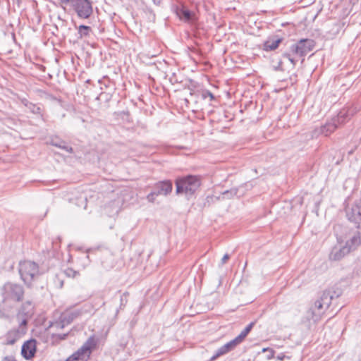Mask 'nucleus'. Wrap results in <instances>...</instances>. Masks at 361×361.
I'll use <instances>...</instances> for the list:
<instances>
[{
    "mask_svg": "<svg viewBox=\"0 0 361 361\" xmlns=\"http://www.w3.org/2000/svg\"><path fill=\"white\" fill-rule=\"evenodd\" d=\"M315 46V42L311 39H301L296 43L292 44L289 50L282 54L293 66L296 65L298 59H301V63L305 61V56L311 51Z\"/></svg>",
    "mask_w": 361,
    "mask_h": 361,
    "instance_id": "obj_1",
    "label": "nucleus"
},
{
    "mask_svg": "<svg viewBox=\"0 0 361 361\" xmlns=\"http://www.w3.org/2000/svg\"><path fill=\"white\" fill-rule=\"evenodd\" d=\"M0 295L5 305H16L23 301L25 288L20 283L7 281L0 288Z\"/></svg>",
    "mask_w": 361,
    "mask_h": 361,
    "instance_id": "obj_2",
    "label": "nucleus"
},
{
    "mask_svg": "<svg viewBox=\"0 0 361 361\" xmlns=\"http://www.w3.org/2000/svg\"><path fill=\"white\" fill-rule=\"evenodd\" d=\"M20 278L27 288L42 274L38 264L30 260L20 261L18 264Z\"/></svg>",
    "mask_w": 361,
    "mask_h": 361,
    "instance_id": "obj_3",
    "label": "nucleus"
},
{
    "mask_svg": "<svg viewBox=\"0 0 361 361\" xmlns=\"http://www.w3.org/2000/svg\"><path fill=\"white\" fill-rule=\"evenodd\" d=\"M175 183L176 194H184L188 198L193 195L201 185L199 177L192 175L178 178Z\"/></svg>",
    "mask_w": 361,
    "mask_h": 361,
    "instance_id": "obj_4",
    "label": "nucleus"
},
{
    "mask_svg": "<svg viewBox=\"0 0 361 361\" xmlns=\"http://www.w3.org/2000/svg\"><path fill=\"white\" fill-rule=\"evenodd\" d=\"M173 190V183L170 180L159 181L154 184L153 190L147 195V200L154 202L159 195L167 196Z\"/></svg>",
    "mask_w": 361,
    "mask_h": 361,
    "instance_id": "obj_5",
    "label": "nucleus"
},
{
    "mask_svg": "<svg viewBox=\"0 0 361 361\" xmlns=\"http://www.w3.org/2000/svg\"><path fill=\"white\" fill-rule=\"evenodd\" d=\"M70 7L80 19H88L93 13L92 2L90 0H73Z\"/></svg>",
    "mask_w": 361,
    "mask_h": 361,
    "instance_id": "obj_6",
    "label": "nucleus"
},
{
    "mask_svg": "<svg viewBox=\"0 0 361 361\" xmlns=\"http://www.w3.org/2000/svg\"><path fill=\"white\" fill-rule=\"evenodd\" d=\"M98 340L94 336H91L83 343V345L72 355V358L74 360H83L86 357H89L97 345Z\"/></svg>",
    "mask_w": 361,
    "mask_h": 361,
    "instance_id": "obj_7",
    "label": "nucleus"
},
{
    "mask_svg": "<svg viewBox=\"0 0 361 361\" xmlns=\"http://www.w3.org/2000/svg\"><path fill=\"white\" fill-rule=\"evenodd\" d=\"M27 332V319H22L17 329L9 331L7 334V342L13 344Z\"/></svg>",
    "mask_w": 361,
    "mask_h": 361,
    "instance_id": "obj_8",
    "label": "nucleus"
},
{
    "mask_svg": "<svg viewBox=\"0 0 361 361\" xmlns=\"http://www.w3.org/2000/svg\"><path fill=\"white\" fill-rule=\"evenodd\" d=\"M327 309L319 300H316L313 306H312L307 312V319L312 320L314 322H318L322 315Z\"/></svg>",
    "mask_w": 361,
    "mask_h": 361,
    "instance_id": "obj_9",
    "label": "nucleus"
},
{
    "mask_svg": "<svg viewBox=\"0 0 361 361\" xmlns=\"http://www.w3.org/2000/svg\"><path fill=\"white\" fill-rule=\"evenodd\" d=\"M80 314L79 310L66 312L61 314L60 320L54 322L52 326L56 329H63L71 324L75 318Z\"/></svg>",
    "mask_w": 361,
    "mask_h": 361,
    "instance_id": "obj_10",
    "label": "nucleus"
},
{
    "mask_svg": "<svg viewBox=\"0 0 361 361\" xmlns=\"http://www.w3.org/2000/svg\"><path fill=\"white\" fill-rule=\"evenodd\" d=\"M36 352V341L30 339L25 341L22 345L21 354L27 360L34 357Z\"/></svg>",
    "mask_w": 361,
    "mask_h": 361,
    "instance_id": "obj_11",
    "label": "nucleus"
},
{
    "mask_svg": "<svg viewBox=\"0 0 361 361\" xmlns=\"http://www.w3.org/2000/svg\"><path fill=\"white\" fill-rule=\"evenodd\" d=\"M341 294V291L340 290H338V291L326 290L323 292L322 296L318 300L328 308L330 306L332 300L339 297Z\"/></svg>",
    "mask_w": 361,
    "mask_h": 361,
    "instance_id": "obj_12",
    "label": "nucleus"
},
{
    "mask_svg": "<svg viewBox=\"0 0 361 361\" xmlns=\"http://www.w3.org/2000/svg\"><path fill=\"white\" fill-rule=\"evenodd\" d=\"M338 124L335 119H332L331 121L326 123L324 126H322L319 129H316L314 135L322 134L324 136H328L332 133L338 127Z\"/></svg>",
    "mask_w": 361,
    "mask_h": 361,
    "instance_id": "obj_13",
    "label": "nucleus"
},
{
    "mask_svg": "<svg viewBox=\"0 0 361 361\" xmlns=\"http://www.w3.org/2000/svg\"><path fill=\"white\" fill-rule=\"evenodd\" d=\"M34 307L33 302L30 300H27L22 304L20 308L19 314L23 316V319H27V323L28 322V319L34 314Z\"/></svg>",
    "mask_w": 361,
    "mask_h": 361,
    "instance_id": "obj_14",
    "label": "nucleus"
},
{
    "mask_svg": "<svg viewBox=\"0 0 361 361\" xmlns=\"http://www.w3.org/2000/svg\"><path fill=\"white\" fill-rule=\"evenodd\" d=\"M350 248H348L346 245L341 247H335L332 249L329 255L331 260L338 261L341 259L345 255L349 253Z\"/></svg>",
    "mask_w": 361,
    "mask_h": 361,
    "instance_id": "obj_15",
    "label": "nucleus"
},
{
    "mask_svg": "<svg viewBox=\"0 0 361 361\" xmlns=\"http://www.w3.org/2000/svg\"><path fill=\"white\" fill-rule=\"evenodd\" d=\"M176 14L180 20L185 22L190 23L193 21L195 19V13L184 6L177 8Z\"/></svg>",
    "mask_w": 361,
    "mask_h": 361,
    "instance_id": "obj_16",
    "label": "nucleus"
},
{
    "mask_svg": "<svg viewBox=\"0 0 361 361\" xmlns=\"http://www.w3.org/2000/svg\"><path fill=\"white\" fill-rule=\"evenodd\" d=\"M355 112V108H350L348 109H343L341 110L337 115L336 118L333 119L336 120V122L338 125L344 123L346 121L350 118V117Z\"/></svg>",
    "mask_w": 361,
    "mask_h": 361,
    "instance_id": "obj_17",
    "label": "nucleus"
},
{
    "mask_svg": "<svg viewBox=\"0 0 361 361\" xmlns=\"http://www.w3.org/2000/svg\"><path fill=\"white\" fill-rule=\"evenodd\" d=\"M361 245V231H358L353 236L347 241L346 246L351 250L355 249Z\"/></svg>",
    "mask_w": 361,
    "mask_h": 361,
    "instance_id": "obj_18",
    "label": "nucleus"
},
{
    "mask_svg": "<svg viewBox=\"0 0 361 361\" xmlns=\"http://www.w3.org/2000/svg\"><path fill=\"white\" fill-rule=\"evenodd\" d=\"M346 216L348 219L355 224H360L361 222V217L358 215V212L354 209V204L350 208H347Z\"/></svg>",
    "mask_w": 361,
    "mask_h": 361,
    "instance_id": "obj_19",
    "label": "nucleus"
},
{
    "mask_svg": "<svg viewBox=\"0 0 361 361\" xmlns=\"http://www.w3.org/2000/svg\"><path fill=\"white\" fill-rule=\"evenodd\" d=\"M21 102L33 114H36L40 116H42L41 108L38 105L29 102L26 99H23Z\"/></svg>",
    "mask_w": 361,
    "mask_h": 361,
    "instance_id": "obj_20",
    "label": "nucleus"
},
{
    "mask_svg": "<svg viewBox=\"0 0 361 361\" xmlns=\"http://www.w3.org/2000/svg\"><path fill=\"white\" fill-rule=\"evenodd\" d=\"M76 28L78 30V38L80 39L88 38L93 32L91 27L87 25H80Z\"/></svg>",
    "mask_w": 361,
    "mask_h": 361,
    "instance_id": "obj_21",
    "label": "nucleus"
},
{
    "mask_svg": "<svg viewBox=\"0 0 361 361\" xmlns=\"http://www.w3.org/2000/svg\"><path fill=\"white\" fill-rule=\"evenodd\" d=\"M51 145L56 147L61 148L62 149H64L69 153H72L73 152V148L71 146L68 145L65 141L61 140L57 137L51 139Z\"/></svg>",
    "mask_w": 361,
    "mask_h": 361,
    "instance_id": "obj_22",
    "label": "nucleus"
},
{
    "mask_svg": "<svg viewBox=\"0 0 361 361\" xmlns=\"http://www.w3.org/2000/svg\"><path fill=\"white\" fill-rule=\"evenodd\" d=\"M281 41V38L269 39L264 42V49L265 51L275 50L279 47Z\"/></svg>",
    "mask_w": 361,
    "mask_h": 361,
    "instance_id": "obj_23",
    "label": "nucleus"
},
{
    "mask_svg": "<svg viewBox=\"0 0 361 361\" xmlns=\"http://www.w3.org/2000/svg\"><path fill=\"white\" fill-rule=\"evenodd\" d=\"M242 343L240 340H238V337H235L234 339L230 341L229 342L224 344L223 346L224 350L228 353V352L233 350L238 344Z\"/></svg>",
    "mask_w": 361,
    "mask_h": 361,
    "instance_id": "obj_24",
    "label": "nucleus"
},
{
    "mask_svg": "<svg viewBox=\"0 0 361 361\" xmlns=\"http://www.w3.org/2000/svg\"><path fill=\"white\" fill-rule=\"evenodd\" d=\"M255 325V322L250 323L241 332L240 334L237 336L238 340H240L241 342L245 338V337L247 336V334L250 332L252 329L253 328Z\"/></svg>",
    "mask_w": 361,
    "mask_h": 361,
    "instance_id": "obj_25",
    "label": "nucleus"
},
{
    "mask_svg": "<svg viewBox=\"0 0 361 361\" xmlns=\"http://www.w3.org/2000/svg\"><path fill=\"white\" fill-rule=\"evenodd\" d=\"M238 189L236 188H231L222 192L223 198L230 199L238 195Z\"/></svg>",
    "mask_w": 361,
    "mask_h": 361,
    "instance_id": "obj_26",
    "label": "nucleus"
},
{
    "mask_svg": "<svg viewBox=\"0 0 361 361\" xmlns=\"http://www.w3.org/2000/svg\"><path fill=\"white\" fill-rule=\"evenodd\" d=\"M202 97L204 99H207V97H209L211 101L214 99V94L209 90H207L202 91Z\"/></svg>",
    "mask_w": 361,
    "mask_h": 361,
    "instance_id": "obj_27",
    "label": "nucleus"
},
{
    "mask_svg": "<svg viewBox=\"0 0 361 361\" xmlns=\"http://www.w3.org/2000/svg\"><path fill=\"white\" fill-rule=\"evenodd\" d=\"M262 350L264 352V351H268L269 352V354L267 356L268 360H270V359H271V358H273L274 357V350H273L272 349L264 348Z\"/></svg>",
    "mask_w": 361,
    "mask_h": 361,
    "instance_id": "obj_28",
    "label": "nucleus"
},
{
    "mask_svg": "<svg viewBox=\"0 0 361 361\" xmlns=\"http://www.w3.org/2000/svg\"><path fill=\"white\" fill-rule=\"evenodd\" d=\"M215 353L218 357H220L221 355L226 354L227 353L226 352L225 350H224L223 346H221L216 351Z\"/></svg>",
    "mask_w": 361,
    "mask_h": 361,
    "instance_id": "obj_29",
    "label": "nucleus"
},
{
    "mask_svg": "<svg viewBox=\"0 0 361 361\" xmlns=\"http://www.w3.org/2000/svg\"><path fill=\"white\" fill-rule=\"evenodd\" d=\"M230 258V256L228 254H225L224 255V257H222L221 259V265H224L226 262L227 260Z\"/></svg>",
    "mask_w": 361,
    "mask_h": 361,
    "instance_id": "obj_30",
    "label": "nucleus"
},
{
    "mask_svg": "<svg viewBox=\"0 0 361 361\" xmlns=\"http://www.w3.org/2000/svg\"><path fill=\"white\" fill-rule=\"evenodd\" d=\"M61 2L63 4H68L70 6L73 2V0H61Z\"/></svg>",
    "mask_w": 361,
    "mask_h": 361,
    "instance_id": "obj_31",
    "label": "nucleus"
},
{
    "mask_svg": "<svg viewBox=\"0 0 361 361\" xmlns=\"http://www.w3.org/2000/svg\"><path fill=\"white\" fill-rule=\"evenodd\" d=\"M286 357V355L283 353H280L277 355L276 359L279 360H283Z\"/></svg>",
    "mask_w": 361,
    "mask_h": 361,
    "instance_id": "obj_32",
    "label": "nucleus"
},
{
    "mask_svg": "<svg viewBox=\"0 0 361 361\" xmlns=\"http://www.w3.org/2000/svg\"><path fill=\"white\" fill-rule=\"evenodd\" d=\"M67 334H57L56 336L59 338L60 339L63 340V339H65L67 336Z\"/></svg>",
    "mask_w": 361,
    "mask_h": 361,
    "instance_id": "obj_33",
    "label": "nucleus"
},
{
    "mask_svg": "<svg viewBox=\"0 0 361 361\" xmlns=\"http://www.w3.org/2000/svg\"><path fill=\"white\" fill-rule=\"evenodd\" d=\"M219 357L216 355V353L214 354L212 357H211L209 361H214L216 360Z\"/></svg>",
    "mask_w": 361,
    "mask_h": 361,
    "instance_id": "obj_34",
    "label": "nucleus"
},
{
    "mask_svg": "<svg viewBox=\"0 0 361 361\" xmlns=\"http://www.w3.org/2000/svg\"><path fill=\"white\" fill-rule=\"evenodd\" d=\"M154 4L159 5L161 2V0H152Z\"/></svg>",
    "mask_w": 361,
    "mask_h": 361,
    "instance_id": "obj_35",
    "label": "nucleus"
},
{
    "mask_svg": "<svg viewBox=\"0 0 361 361\" xmlns=\"http://www.w3.org/2000/svg\"><path fill=\"white\" fill-rule=\"evenodd\" d=\"M67 272H73V273L74 274V275H75V274H76V272H75V271H73V270H72V269H69V270H68V271H67Z\"/></svg>",
    "mask_w": 361,
    "mask_h": 361,
    "instance_id": "obj_36",
    "label": "nucleus"
},
{
    "mask_svg": "<svg viewBox=\"0 0 361 361\" xmlns=\"http://www.w3.org/2000/svg\"><path fill=\"white\" fill-rule=\"evenodd\" d=\"M66 273H67V274H68V276H70V274H71V272H66Z\"/></svg>",
    "mask_w": 361,
    "mask_h": 361,
    "instance_id": "obj_37",
    "label": "nucleus"
},
{
    "mask_svg": "<svg viewBox=\"0 0 361 361\" xmlns=\"http://www.w3.org/2000/svg\"><path fill=\"white\" fill-rule=\"evenodd\" d=\"M4 361H15V360H5Z\"/></svg>",
    "mask_w": 361,
    "mask_h": 361,
    "instance_id": "obj_38",
    "label": "nucleus"
}]
</instances>
